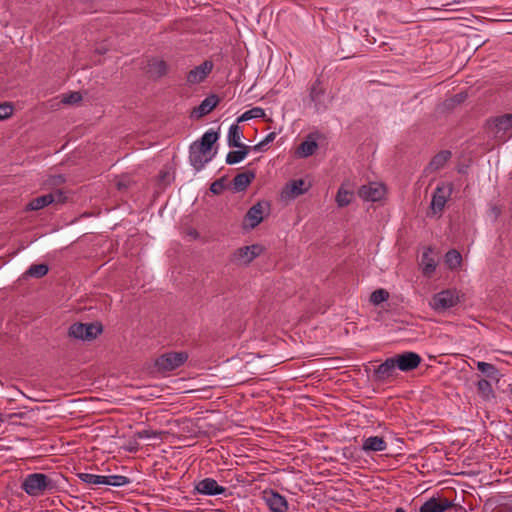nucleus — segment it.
<instances>
[{
	"label": "nucleus",
	"instance_id": "nucleus-1",
	"mask_svg": "<svg viewBox=\"0 0 512 512\" xmlns=\"http://www.w3.org/2000/svg\"><path fill=\"white\" fill-rule=\"evenodd\" d=\"M218 138V133L210 130L203 134L200 141H196L190 146L189 160L197 171L212 160L214 154H211V149Z\"/></svg>",
	"mask_w": 512,
	"mask_h": 512
},
{
	"label": "nucleus",
	"instance_id": "nucleus-2",
	"mask_svg": "<svg viewBox=\"0 0 512 512\" xmlns=\"http://www.w3.org/2000/svg\"><path fill=\"white\" fill-rule=\"evenodd\" d=\"M21 488L29 496L39 497L45 493H52L56 489V483L44 473H32L24 478Z\"/></svg>",
	"mask_w": 512,
	"mask_h": 512
},
{
	"label": "nucleus",
	"instance_id": "nucleus-3",
	"mask_svg": "<svg viewBox=\"0 0 512 512\" xmlns=\"http://www.w3.org/2000/svg\"><path fill=\"white\" fill-rule=\"evenodd\" d=\"M512 128V113L504 114L487 121L488 133L497 141L504 142L510 138L508 131Z\"/></svg>",
	"mask_w": 512,
	"mask_h": 512
},
{
	"label": "nucleus",
	"instance_id": "nucleus-4",
	"mask_svg": "<svg viewBox=\"0 0 512 512\" xmlns=\"http://www.w3.org/2000/svg\"><path fill=\"white\" fill-rule=\"evenodd\" d=\"M187 359L188 354L186 352H169L159 356L156 359L155 366L158 371L170 372L183 365Z\"/></svg>",
	"mask_w": 512,
	"mask_h": 512
},
{
	"label": "nucleus",
	"instance_id": "nucleus-5",
	"mask_svg": "<svg viewBox=\"0 0 512 512\" xmlns=\"http://www.w3.org/2000/svg\"><path fill=\"white\" fill-rule=\"evenodd\" d=\"M264 248L260 244H252L236 249L232 256L231 261L239 266L249 265L255 258L260 256Z\"/></svg>",
	"mask_w": 512,
	"mask_h": 512
},
{
	"label": "nucleus",
	"instance_id": "nucleus-6",
	"mask_svg": "<svg viewBox=\"0 0 512 512\" xmlns=\"http://www.w3.org/2000/svg\"><path fill=\"white\" fill-rule=\"evenodd\" d=\"M67 200L64 191L57 189L48 194L36 197L27 204V210L37 211L50 204H63Z\"/></svg>",
	"mask_w": 512,
	"mask_h": 512
},
{
	"label": "nucleus",
	"instance_id": "nucleus-7",
	"mask_svg": "<svg viewBox=\"0 0 512 512\" xmlns=\"http://www.w3.org/2000/svg\"><path fill=\"white\" fill-rule=\"evenodd\" d=\"M458 302L459 295L457 291L447 289L435 294L430 301V306L437 312H443L454 307Z\"/></svg>",
	"mask_w": 512,
	"mask_h": 512
},
{
	"label": "nucleus",
	"instance_id": "nucleus-8",
	"mask_svg": "<svg viewBox=\"0 0 512 512\" xmlns=\"http://www.w3.org/2000/svg\"><path fill=\"white\" fill-rule=\"evenodd\" d=\"M102 332V327L94 323H74L69 328V336L81 340H93Z\"/></svg>",
	"mask_w": 512,
	"mask_h": 512
},
{
	"label": "nucleus",
	"instance_id": "nucleus-9",
	"mask_svg": "<svg viewBox=\"0 0 512 512\" xmlns=\"http://www.w3.org/2000/svg\"><path fill=\"white\" fill-rule=\"evenodd\" d=\"M453 191L452 183H445L438 186L431 200V210L433 214H439L444 209L448 198Z\"/></svg>",
	"mask_w": 512,
	"mask_h": 512
},
{
	"label": "nucleus",
	"instance_id": "nucleus-10",
	"mask_svg": "<svg viewBox=\"0 0 512 512\" xmlns=\"http://www.w3.org/2000/svg\"><path fill=\"white\" fill-rule=\"evenodd\" d=\"M393 359L395 361L396 368L403 372L416 369L422 360L419 354L411 351L396 354L393 356Z\"/></svg>",
	"mask_w": 512,
	"mask_h": 512
},
{
	"label": "nucleus",
	"instance_id": "nucleus-11",
	"mask_svg": "<svg viewBox=\"0 0 512 512\" xmlns=\"http://www.w3.org/2000/svg\"><path fill=\"white\" fill-rule=\"evenodd\" d=\"M385 186L381 183L372 182L368 185H362L358 190V195L365 201H380L385 195Z\"/></svg>",
	"mask_w": 512,
	"mask_h": 512
},
{
	"label": "nucleus",
	"instance_id": "nucleus-12",
	"mask_svg": "<svg viewBox=\"0 0 512 512\" xmlns=\"http://www.w3.org/2000/svg\"><path fill=\"white\" fill-rule=\"evenodd\" d=\"M268 205L258 202L254 204L246 213L243 221L244 228L254 229L262 220L264 212L267 210Z\"/></svg>",
	"mask_w": 512,
	"mask_h": 512
},
{
	"label": "nucleus",
	"instance_id": "nucleus-13",
	"mask_svg": "<svg viewBox=\"0 0 512 512\" xmlns=\"http://www.w3.org/2000/svg\"><path fill=\"white\" fill-rule=\"evenodd\" d=\"M213 69L211 61H204L201 65L193 68L187 74V84L194 85L201 83Z\"/></svg>",
	"mask_w": 512,
	"mask_h": 512
},
{
	"label": "nucleus",
	"instance_id": "nucleus-14",
	"mask_svg": "<svg viewBox=\"0 0 512 512\" xmlns=\"http://www.w3.org/2000/svg\"><path fill=\"white\" fill-rule=\"evenodd\" d=\"M264 500L272 512H286L288 503L284 496L274 491H265Z\"/></svg>",
	"mask_w": 512,
	"mask_h": 512
},
{
	"label": "nucleus",
	"instance_id": "nucleus-15",
	"mask_svg": "<svg viewBox=\"0 0 512 512\" xmlns=\"http://www.w3.org/2000/svg\"><path fill=\"white\" fill-rule=\"evenodd\" d=\"M454 503L447 498L432 497L428 499L419 509V512H444L452 507Z\"/></svg>",
	"mask_w": 512,
	"mask_h": 512
},
{
	"label": "nucleus",
	"instance_id": "nucleus-16",
	"mask_svg": "<svg viewBox=\"0 0 512 512\" xmlns=\"http://www.w3.org/2000/svg\"><path fill=\"white\" fill-rule=\"evenodd\" d=\"M396 369V364L392 356L390 358H387L383 363L376 367L373 373V377L375 381L383 382L393 377Z\"/></svg>",
	"mask_w": 512,
	"mask_h": 512
},
{
	"label": "nucleus",
	"instance_id": "nucleus-17",
	"mask_svg": "<svg viewBox=\"0 0 512 512\" xmlns=\"http://www.w3.org/2000/svg\"><path fill=\"white\" fill-rule=\"evenodd\" d=\"M195 489L200 494L209 496L221 495L226 491L225 487L220 486L217 481L212 478H205L199 481L196 484Z\"/></svg>",
	"mask_w": 512,
	"mask_h": 512
},
{
	"label": "nucleus",
	"instance_id": "nucleus-18",
	"mask_svg": "<svg viewBox=\"0 0 512 512\" xmlns=\"http://www.w3.org/2000/svg\"><path fill=\"white\" fill-rule=\"evenodd\" d=\"M361 449L366 453L384 451L387 449V443L383 437L370 436L363 439Z\"/></svg>",
	"mask_w": 512,
	"mask_h": 512
},
{
	"label": "nucleus",
	"instance_id": "nucleus-19",
	"mask_svg": "<svg viewBox=\"0 0 512 512\" xmlns=\"http://www.w3.org/2000/svg\"><path fill=\"white\" fill-rule=\"evenodd\" d=\"M218 103V96L214 94L210 95L206 97L197 108L194 109L193 114H195L197 118H201L210 113Z\"/></svg>",
	"mask_w": 512,
	"mask_h": 512
},
{
	"label": "nucleus",
	"instance_id": "nucleus-20",
	"mask_svg": "<svg viewBox=\"0 0 512 512\" xmlns=\"http://www.w3.org/2000/svg\"><path fill=\"white\" fill-rule=\"evenodd\" d=\"M255 178L254 171H245L237 174L233 179V188L236 192L244 191Z\"/></svg>",
	"mask_w": 512,
	"mask_h": 512
},
{
	"label": "nucleus",
	"instance_id": "nucleus-21",
	"mask_svg": "<svg viewBox=\"0 0 512 512\" xmlns=\"http://www.w3.org/2000/svg\"><path fill=\"white\" fill-rule=\"evenodd\" d=\"M147 72L154 78H160L166 75L168 71L167 63L164 60L152 59L148 62Z\"/></svg>",
	"mask_w": 512,
	"mask_h": 512
},
{
	"label": "nucleus",
	"instance_id": "nucleus-22",
	"mask_svg": "<svg viewBox=\"0 0 512 512\" xmlns=\"http://www.w3.org/2000/svg\"><path fill=\"white\" fill-rule=\"evenodd\" d=\"M431 253V249L428 248L425 252H423L421 257L420 265L425 276H431L436 269V262L433 259Z\"/></svg>",
	"mask_w": 512,
	"mask_h": 512
},
{
	"label": "nucleus",
	"instance_id": "nucleus-23",
	"mask_svg": "<svg viewBox=\"0 0 512 512\" xmlns=\"http://www.w3.org/2000/svg\"><path fill=\"white\" fill-rule=\"evenodd\" d=\"M243 137V133L241 128L237 124H233L230 126L227 136V142L229 147H242L245 146L241 139Z\"/></svg>",
	"mask_w": 512,
	"mask_h": 512
},
{
	"label": "nucleus",
	"instance_id": "nucleus-24",
	"mask_svg": "<svg viewBox=\"0 0 512 512\" xmlns=\"http://www.w3.org/2000/svg\"><path fill=\"white\" fill-rule=\"evenodd\" d=\"M239 150L230 151L226 156V163L228 165H233L236 163L241 162L250 152L252 149L249 146H242L238 147Z\"/></svg>",
	"mask_w": 512,
	"mask_h": 512
},
{
	"label": "nucleus",
	"instance_id": "nucleus-25",
	"mask_svg": "<svg viewBox=\"0 0 512 512\" xmlns=\"http://www.w3.org/2000/svg\"><path fill=\"white\" fill-rule=\"evenodd\" d=\"M324 94V90L320 87L319 83H315L310 91V98L315 103V107L317 111L326 108V105L322 101V96Z\"/></svg>",
	"mask_w": 512,
	"mask_h": 512
},
{
	"label": "nucleus",
	"instance_id": "nucleus-26",
	"mask_svg": "<svg viewBox=\"0 0 512 512\" xmlns=\"http://www.w3.org/2000/svg\"><path fill=\"white\" fill-rule=\"evenodd\" d=\"M450 157V151H441L432 158V160L429 163V168L434 171L443 168L447 161L450 159Z\"/></svg>",
	"mask_w": 512,
	"mask_h": 512
},
{
	"label": "nucleus",
	"instance_id": "nucleus-27",
	"mask_svg": "<svg viewBox=\"0 0 512 512\" xmlns=\"http://www.w3.org/2000/svg\"><path fill=\"white\" fill-rule=\"evenodd\" d=\"M305 182L302 179L294 180L286 186L285 192L290 197H297L302 195L306 188H304Z\"/></svg>",
	"mask_w": 512,
	"mask_h": 512
},
{
	"label": "nucleus",
	"instance_id": "nucleus-28",
	"mask_svg": "<svg viewBox=\"0 0 512 512\" xmlns=\"http://www.w3.org/2000/svg\"><path fill=\"white\" fill-rule=\"evenodd\" d=\"M462 262V256L460 252L455 249L449 250L445 255V263L450 269H457L460 267Z\"/></svg>",
	"mask_w": 512,
	"mask_h": 512
},
{
	"label": "nucleus",
	"instance_id": "nucleus-29",
	"mask_svg": "<svg viewBox=\"0 0 512 512\" xmlns=\"http://www.w3.org/2000/svg\"><path fill=\"white\" fill-rule=\"evenodd\" d=\"M103 484L114 486V487H121L125 486L130 483V480L128 477L123 475H109V476H103Z\"/></svg>",
	"mask_w": 512,
	"mask_h": 512
},
{
	"label": "nucleus",
	"instance_id": "nucleus-30",
	"mask_svg": "<svg viewBox=\"0 0 512 512\" xmlns=\"http://www.w3.org/2000/svg\"><path fill=\"white\" fill-rule=\"evenodd\" d=\"M317 147L318 145L315 141H303L297 149V154L303 158L309 157L315 152Z\"/></svg>",
	"mask_w": 512,
	"mask_h": 512
},
{
	"label": "nucleus",
	"instance_id": "nucleus-31",
	"mask_svg": "<svg viewBox=\"0 0 512 512\" xmlns=\"http://www.w3.org/2000/svg\"><path fill=\"white\" fill-rule=\"evenodd\" d=\"M478 393L484 400H490L494 398V392L489 381L480 379L477 383Z\"/></svg>",
	"mask_w": 512,
	"mask_h": 512
},
{
	"label": "nucleus",
	"instance_id": "nucleus-32",
	"mask_svg": "<svg viewBox=\"0 0 512 512\" xmlns=\"http://www.w3.org/2000/svg\"><path fill=\"white\" fill-rule=\"evenodd\" d=\"M477 368L479 371L484 373L488 378L498 380L499 371L493 364L479 361L477 362Z\"/></svg>",
	"mask_w": 512,
	"mask_h": 512
},
{
	"label": "nucleus",
	"instance_id": "nucleus-33",
	"mask_svg": "<svg viewBox=\"0 0 512 512\" xmlns=\"http://www.w3.org/2000/svg\"><path fill=\"white\" fill-rule=\"evenodd\" d=\"M353 198V192L346 190L341 186L336 195V203L339 207H345L349 205Z\"/></svg>",
	"mask_w": 512,
	"mask_h": 512
},
{
	"label": "nucleus",
	"instance_id": "nucleus-34",
	"mask_svg": "<svg viewBox=\"0 0 512 512\" xmlns=\"http://www.w3.org/2000/svg\"><path fill=\"white\" fill-rule=\"evenodd\" d=\"M265 116V111L260 107H254L246 112H244L237 119V123L244 122L254 118H263Z\"/></svg>",
	"mask_w": 512,
	"mask_h": 512
},
{
	"label": "nucleus",
	"instance_id": "nucleus-35",
	"mask_svg": "<svg viewBox=\"0 0 512 512\" xmlns=\"http://www.w3.org/2000/svg\"><path fill=\"white\" fill-rule=\"evenodd\" d=\"M48 271L49 268L46 264H34L30 266L26 274L31 277L41 278L45 276L48 273Z\"/></svg>",
	"mask_w": 512,
	"mask_h": 512
},
{
	"label": "nucleus",
	"instance_id": "nucleus-36",
	"mask_svg": "<svg viewBox=\"0 0 512 512\" xmlns=\"http://www.w3.org/2000/svg\"><path fill=\"white\" fill-rule=\"evenodd\" d=\"M78 478L89 485H100L103 484V476L102 475H95L91 473H79Z\"/></svg>",
	"mask_w": 512,
	"mask_h": 512
},
{
	"label": "nucleus",
	"instance_id": "nucleus-37",
	"mask_svg": "<svg viewBox=\"0 0 512 512\" xmlns=\"http://www.w3.org/2000/svg\"><path fill=\"white\" fill-rule=\"evenodd\" d=\"M389 298V293L385 289H377L370 295V301L374 305H379Z\"/></svg>",
	"mask_w": 512,
	"mask_h": 512
},
{
	"label": "nucleus",
	"instance_id": "nucleus-38",
	"mask_svg": "<svg viewBox=\"0 0 512 512\" xmlns=\"http://www.w3.org/2000/svg\"><path fill=\"white\" fill-rule=\"evenodd\" d=\"M162 432L160 431H154V430H140L135 433V437L137 439H148V438H158L160 437Z\"/></svg>",
	"mask_w": 512,
	"mask_h": 512
},
{
	"label": "nucleus",
	"instance_id": "nucleus-39",
	"mask_svg": "<svg viewBox=\"0 0 512 512\" xmlns=\"http://www.w3.org/2000/svg\"><path fill=\"white\" fill-rule=\"evenodd\" d=\"M275 138H276V133L271 132L261 142H259L255 146H253L252 149L254 151H263L264 147L266 145H268L269 143H271L272 141H274Z\"/></svg>",
	"mask_w": 512,
	"mask_h": 512
},
{
	"label": "nucleus",
	"instance_id": "nucleus-40",
	"mask_svg": "<svg viewBox=\"0 0 512 512\" xmlns=\"http://www.w3.org/2000/svg\"><path fill=\"white\" fill-rule=\"evenodd\" d=\"M224 189H225V178L224 177L217 179L210 186V191L216 195L221 194L224 191Z\"/></svg>",
	"mask_w": 512,
	"mask_h": 512
},
{
	"label": "nucleus",
	"instance_id": "nucleus-41",
	"mask_svg": "<svg viewBox=\"0 0 512 512\" xmlns=\"http://www.w3.org/2000/svg\"><path fill=\"white\" fill-rule=\"evenodd\" d=\"M13 113V106L8 103L0 104V121L9 118Z\"/></svg>",
	"mask_w": 512,
	"mask_h": 512
},
{
	"label": "nucleus",
	"instance_id": "nucleus-42",
	"mask_svg": "<svg viewBox=\"0 0 512 512\" xmlns=\"http://www.w3.org/2000/svg\"><path fill=\"white\" fill-rule=\"evenodd\" d=\"M82 99V96L78 92H71L70 94L64 95L62 102L64 104H76L80 102Z\"/></svg>",
	"mask_w": 512,
	"mask_h": 512
},
{
	"label": "nucleus",
	"instance_id": "nucleus-43",
	"mask_svg": "<svg viewBox=\"0 0 512 512\" xmlns=\"http://www.w3.org/2000/svg\"><path fill=\"white\" fill-rule=\"evenodd\" d=\"M8 417H9V419L23 418L24 417V413H21V412H19V413H12Z\"/></svg>",
	"mask_w": 512,
	"mask_h": 512
},
{
	"label": "nucleus",
	"instance_id": "nucleus-44",
	"mask_svg": "<svg viewBox=\"0 0 512 512\" xmlns=\"http://www.w3.org/2000/svg\"><path fill=\"white\" fill-rule=\"evenodd\" d=\"M492 212H493L495 218H497L501 213L500 209L496 206L492 208Z\"/></svg>",
	"mask_w": 512,
	"mask_h": 512
},
{
	"label": "nucleus",
	"instance_id": "nucleus-45",
	"mask_svg": "<svg viewBox=\"0 0 512 512\" xmlns=\"http://www.w3.org/2000/svg\"><path fill=\"white\" fill-rule=\"evenodd\" d=\"M394 512H406L403 508H397Z\"/></svg>",
	"mask_w": 512,
	"mask_h": 512
},
{
	"label": "nucleus",
	"instance_id": "nucleus-46",
	"mask_svg": "<svg viewBox=\"0 0 512 512\" xmlns=\"http://www.w3.org/2000/svg\"><path fill=\"white\" fill-rule=\"evenodd\" d=\"M507 512H512V506H509V507L507 508Z\"/></svg>",
	"mask_w": 512,
	"mask_h": 512
}]
</instances>
